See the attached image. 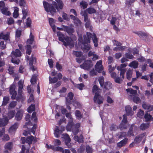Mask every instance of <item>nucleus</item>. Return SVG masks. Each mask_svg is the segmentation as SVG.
<instances>
[{
  "instance_id": "f257e3e1",
  "label": "nucleus",
  "mask_w": 153,
  "mask_h": 153,
  "mask_svg": "<svg viewBox=\"0 0 153 153\" xmlns=\"http://www.w3.org/2000/svg\"><path fill=\"white\" fill-rule=\"evenodd\" d=\"M56 1H53L52 5L44 1L43 4L45 11L47 12H50L51 15H53L56 12V10L58 11L62 9L63 3L61 0H55Z\"/></svg>"
},
{
  "instance_id": "f03ea898",
  "label": "nucleus",
  "mask_w": 153,
  "mask_h": 153,
  "mask_svg": "<svg viewBox=\"0 0 153 153\" xmlns=\"http://www.w3.org/2000/svg\"><path fill=\"white\" fill-rule=\"evenodd\" d=\"M86 36H87V38H86L85 36H84V42H83L84 47L83 48L84 50H86V52H87L91 48V47L89 44L90 43L91 38H92L94 44V45L95 47H97L98 45V39L97 38L96 36L94 33L92 34L89 32H87Z\"/></svg>"
},
{
  "instance_id": "7ed1b4c3",
  "label": "nucleus",
  "mask_w": 153,
  "mask_h": 153,
  "mask_svg": "<svg viewBox=\"0 0 153 153\" xmlns=\"http://www.w3.org/2000/svg\"><path fill=\"white\" fill-rule=\"evenodd\" d=\"M24 82L23 80H20L18 82L19 88L18 94H17L16 92L15 91L16 87L15 85H12L10 86L9 91L10 94L12 95L11 98L12 99L18 100L22 98V90L23 88Z\"/></svg>"
},
{
  "instance_id": "20e7f679",
  "label": "nucleus",
  "mask_w": 153,
  "mask_h": 153,
  "mask_svg": "<svg viewBox=\"0 0 153 153\" xmlns=\"http://www.w3.org/2000/svg\"><path fill=\"white\" fill-rule=\"evenodd\" d=\"M128 99L130 100H132L133 101L136 103H139L141 102L140 98L137 96V91L133 90L131 88H129L126 89Z\"/></svg>"
},
{
  "instance_id": "39448f33",
  "label": "nucleus",
  "mask_w": 153,
  "mask_h": 153,
  "mask_svg": "<svg viewBox=\"0 0 153 153\" xmlns=\"http://www.w3.org/2000/svg\"><path fill=\"white\" fill-rule=\"evenodd\" d=\"M76 39V37L74 36L73 39L66 36L62 41L63 45L65 46H69L70 48L73 47L74 45V41Z\"/></svg>"
},
{
  "instance_id": "423d86ee",
  "label": "nucleus",
  "mask_w": 153,
  "mask_h": 153,
  "mask_svg": "<svg viewBox=\"0 0 153 153\" xmlns=\"http://www.w3.org/2000/svg\"><path fill=\"white\" fill-rule=\"evenodd\" d=\"M15 114V111L12 110L9 111L7 114V116H4L3 117L4 120V122L2 123L1 121H0V125L1 126H5L9 120L13 118Z\"/></svg>"
},
{
  "instance_id": "0eeeda50",
  "label": "nucleus",
  "mask_w": 153,
  "mask_h": 153,
  "mask_svg": "<svg viewBox=\"0 0 153 153\" xmlns=\"http://www.w3.org/2000/svg\"><path fill=\"white\" fill-rule=\"evenodd\" d=\"M12 54V62L18 64L19 62V60L18 59H15V57H19L21 55V53L19 50L16 49L15 51H13L11 53Z\"/></svg>"
},
{
  "instance_id": "6e6552de",
  "label": "nucleus",
  "mask_w": 153,
  "mask_h": 153,
  "mask_svg": "<svg viewBox=\"0 0 153 153\" xmlns=\"http://www.w3.org/2000/svg\"><path fill=\"white\" fill-rule=\"evenodd\" d=\"M33 41V36L32 35L31 33H30L29 39L27 40V45L26 46V53L30 55L31 53V47L30 45L32 44Z\"/></svg>"
},
{
  "instance_id": "1a4fd4ad",
  "label": "nucleus",
  "mask_w": 153,
  "mask_h": 153,
  "mask_svg": "<svg viewBox=\"0 0 153 153\" xmlns=\"http://www.w3.org/2000/svg\"><path fill=\"white\" fill-rule=\"evenodd\" d=\"M93 65L92 62L91 60L85 61L82 64L80 65V67L86 70H89Z\"/></svg>"
},
{
  "instance_id": "9d476101",
  "label": "nucleus",
  "mask_w": 153,
  "mask_h": 153,
  "mask_svg": "<svg viewBox=\"0 0 153 153\" xmlns=\"http://www.w3.org/2000/svg\"><path fill=\"white\" fill-rule=\"evenodd\" d=\"M104 98L100 94L96 93L95 94L94 98V101L95 103L100 105L103 103Z\"/></svg>"
},
{
  "instance_id": "9b49d317",
  "label": "nucleus",
  "mask_w": 153,
  "mask_h": 153,
  "mask_svg": "<svg viewBox=\"0 0 153 153\" xmlns=\"http://www.w3.org/2000/svg\"><path fill=\"white\" fill-rule=\"evenodd\" d=\"M113 43L114 45H116L117 46L114 48L113 50L116 51H122L125 48V46H121V43L118 42L116 40L113 41Z\"/></svg>"
},
{
  "instance_id": "f8f14e48",
  "label": "nucleus",
  "mask_w": 153,
  "mask_h": 153,
  "mask_svg": "<svg viewBox=\"0 0 153 153\" xmlns=\"http://www.w3.org/2000/svg\"><path fill=\"white\" fill-rule=\"evenodd\" d=\"M123 119L122 121V123L120 124L119 126V128L121 129H126L128 125L126 123L127 122V116L126 115L124 114L123 115Z\"/></svg>"
},
{
  "instance_id": "ddd939ff",
  "label": "nucleus",
  "mask_w": 153,
  "mask_h": 153,
  "mask_svg": "<svg viewBox=\"0 0 153 153\" xmlns=\"http://www.w3.org/2000/svg\"><path fill=\"white\" fill-rule=\"evenodd\" d=\"M66 116L70 120L69 122L66 126V129L68 131H70L71 130L72 125L73 124L72 123L73 120L71 117V114L69 113H66Z\"/></svg>"
},
{
  "instance_id": "4468645a",
  "label": "nucleus",
  "mask_w": 153,
  "mask_h": 153,
  "mask_svg": "<svg viewBox=\"0 0 153 153\" xmlns=\"http://www.w3.org/2000/svg\"><path fill=\"white\" fill-rule=\"evenodd\" d=\"M145 136L146 133H143L137 136L134 140V141L136 143H138L140 142L143 139V142L144 143L146 140Z\"/></svg>"
},
{
  "instance_id": "2eb2a0df",
  "label": "nucleus",
  "mask_w": 153,
  "mask_h": 153,
  "mask_svg": "<svg viewBox=\"0 0 153 153\" xmlns=\"http://www.w3.org/2000/svg\"><path fill=\"white\" fill-rule=\"evenodd\" d=\"M102 62V60H100L97 62L95 65V69L99 73L101 72L103 69Z\"/></svg>"
},
{
  "instance_id": "dca6fc26",
  "label": "nucleus",
  "mask_w": 153,
  "mask_h": 153,
  "mask_svg": "<svg viewBox=\"0 0 153 153\" xmlns=\"http://www.w3.org/2000/svg\"><path fill=\"white\" fill-rule=\"evenodd\" d=\"M62 138L65 139V143L68 148L71 147V144L70 143L71 141L70 139L68 134H62Z\"/></svg>"
},
{
  "instance_id": "f3484780",
  "label": "nucleus",
  "mask_w": 153,
  "mask_h": 153,
  "mask_svg": "<svg viewBox=\"0 0 153 153\" xmlns=\"http://www.w3.org/2000/svg\"><path fill=\"white\" fill-rule=\"evenodd\" d=\"M19 124L17 123H15L13 125L10 127L9 129V133L11 134H14Z\"/></svg>"
},
{
  "instance_id": "a211bd4d",
  "label": "nucleus",
  "mask_w": 153,
  "mask_h": 153,
  "mask_svg": "<svg viewBox=\"0 0 153 153\" xmlns=\"http://www.w3.org/2000/svg\"><path fill=\"white\" fill-rule=\"evenodd\" d=\"M137 128V127L134 125H131L129 131L128 132L127 136H133L134 135L133 131H136Z\"/></svg>"
},
{
  "instance_id": "6ab92c4d",
  "label": "nucleus",
  "mask_w": 153,
  "mask_h": 153,
  "mask_svg": "<svg viewBox=\"0 0 153 153\" xmlns=\"http://www.w3.org/2000/svg\"><path fill=\"white\" fill-rule=\"evenodd\" d=\"M36 61V59L35 57L33 55L31 56V57L30 59L29 60V65L30 66V68L33 71H35L36 69V68L34 67L33 65V64L34 62H35Z\"/></svg>"
},
{
  "instance_id": "aec40b11",
  "label": "nucleus",
  "mask_w": 153,
  "mask_h": 153,
  "mask_svg": "<svg viewBox=\"0 0 153 153\" xmlns=\"http://www.w3.org/2000/svg\"><path fill=\"white\" fill-rule=\"evenodd\" d=\"M125 111L128 116H132L134 114V112L132 111L131 108L129 105L125 107Z\"/></svg>"
},
{
  "instance_id": "412c9836",
  "label": "nucleus",
  "mask_w": 153,
  "mask_h": 153,
  "mask_svg": "<svg viewBox=\"0 0 153 153\" xmlns=\"http://www.w3.org/2000/svg\"><path fill=\"white\" fill-rule=\"evenodd\" d=\"M23 112V111L21 110L17 113L15 116V118L16 120H19L22 119Z\"/></svg>"
},
{
  "instance_id": "4be33fe9",
  "label": "nucleus",
  "mask_w": 153,
  "mask_h": 153,
  "mask_svg": "<svg viewBox=\"0 0 153 153\" xmlns=\"http://www.w3.org/2000/svg\"><path fill=\"white\" fill-rule=\"evenodd\" d=\"M49 21L50 25H51L53 30L54 32L56 31V26L54 23L55 22V20L52 18H49Z\"/></svg>"
},
{
  "instance_id": "5701e85b",
  "label": "nucleus",
  "mask_w": 153,
  "mask_h": 153,
  "mask_svg": "<svg viewBox=\"0 0 153 153\" xmlns=\"http://www.w3.org/2000/svg\"><path fill=\"white\" fill-rule=\"evenodd\" d=\"M70 16L71 18L73 19L74 23L77 26H79L81 24V21L78 18L72 15H71Z\"/></svg>"
},
{
  "instance_id": "b1692460",
  "label": "nucleus",
  "mask_w": 153,
  "mask_h": 153,
  "mask_svg": "<svg viewBox=\"0 0 153 153\" xmlns=\"http://www.w3.org/2000/svg\"><path fill=\"white\" fill-rule=\"evenodd\" d=\"M142 106L144 109L147 110L148 111H150L153 110V105H149L146 103H143Z\"/></svg>"
},
{
  "instance_id": "393cba45",
  "label": "nucleus",
  "mask_w": 153,
  "mask_h": 153,
  "mask_svg": "<svg viewBox=\"0 0 153 153\" xmlns=\"http://www.w3.org/2000/svg\"><path fill=\"white\" fill-rule=\"evenodd\" d=\"M59 128V127L56 126L55 129L54 130V134L56 138L59 137L60 134L62 133Z\"/></svg>"
},
{
  "instance_id": "a878e982",
  "label": "nucleus",
  "mask_w": 153,
  "mask_h": 153,
  "mask_svg": "<svg viewBox=\"0 0 153 153\" xmlns=\"http://www.w3.org/2000/svg\"><path fill=\"white\" fill-rule=\"evenodd\" d=\"M62 26L64 27V31H66L69 35H71L74 33V31L73 28L64 25H62Z\"/></svg>"
},
{
  "instance_id": "bb28decb",
  "label": "nucleus",
  "mask_w": 153,
  "mask_h": 153,
  "mask_svg": "<svg viewBox=\"0 0 153 153\" xmlns=\"http://www.w3.org/2000/svg\"><path fill=\"white\" fill-rule=\"evenodd\" d=\"M36 139L34 138L32 136L27 137L26 139V143L29 144H31L32 142H36Z\"/></svg>"
},
{
  "instance_id": "cd10ccee",
  "label": "nucleus",
  "mask_w": 153,
  "mask_h": 153,
  "mask_svg": "<svg viewBox=\"0 0 153 153\" xmlns=\"http://www.w3.org/2000/svg\"><path fill=\"white\" fill-rule=\"evenodd\" d=\"M9 33H7L6 34H4L3 33L0 34V39H3L5 41H7L9 39Z\"/></svg>"
},
{
  "instance_id": "c85d7f7f",
  "label": "nucleus",
  "mask_w": 153,
  "mask_h": 153,
  "mask_svg": "<svg viewBox=\"0 0 153 153\" xmlns=\"http://www.w3.org/2000/svg\"><path fill=\"white\" fill-rule=\"evenodd\" d=\"M73 124L72 125V127L71 128V130H72V132H73L74 134H77L79 131V130L78 129V128L80 126V124L79 123H76V125L75 126V128L74 129L72 128L73 127Z\"/></svg>"
},
{
  "instance_id": "c756f323",
  "label": "nucleus",
  "mask_w": 153,
  "mask_h": 153,
  "mask_svg": "<svg viewBox=\"0 0 153 153\" xmlns=\"http://www.w3.org/2000/svg\"><path fill=\"white\" fill-rule=\"evenodd\" d=\"M57 36L58 37L59 40L62 42L66 36L60 31H58L57 32Z\"/></svg>"
},
{
  "instance_id": "7c9ffc66",
  "label": "nucleus",
  "mask_w": 153,
  "mask_h": 153,
  "mask_svg": "<svg viewBox=\"0 0 153 153\" xmlns=\"http://www.w3.org/2000/svg\"><path fill=\"white\" fill-rule=\"evenodd\" d=\"M2 13L6 16H10L11 13L8 10V8L6 7L1 9Z\"/></svg>"
},
{
  "instance_id": "2f4dec72",
  "label": "nucleus",
  "mask_w": 153,
  "mask_h": 153,
  "mask_svg": "<svg viewBox=\"0 0 153 153\" xmlns=\"http://www.w3.org/2000/svg\"><path fill=\"white\" fill-rule=\"evenodd\" d=\"M51 147V149L55 151L60 152L62 153H64V149L63 148L59 146L54 147L53 146H50Z\"/></svg>"
},
{
  "instance_id": "473e14b6",
  "label": "nucleus",
  "mask_w": 153,
  "mask_h": 153,
  "mask_svg": "<svg viewBox=\"0 0 153 153\" xmlns=\"http://www.w3.org/2000/svg\"><path fill=\"white\" fill-rule=\"evenodd\" d=\"M128 140L127 138H125L120 142L117 143V146L118 147H121L124 146Z\"/></svg>"
},
{
  "instance_id": "72a5a7b5",
  "label": "nucleus",
  "mask_w": 153,
  "mask_h": 153,
  "mask_svg": "<svg viewBox=\"0 0 153 153\" xmlns=\"http://www.w3.org/2000/svg\"><path fill=\"white\" fill-rule=\"evenodd\" d=\"M81 14L84 16V21L85 22L90 21L89 19L88 18V14L85 11H81Z\"/></svg>"
},
{
  "instance_id": "f704fd0d",
  "label": "nucleus",
  "mask_w": 153,
  "mask_h": 153,
  "mask_svg": "<svg viewBox=\"0 0 153 153\" xmlns=\"http://www.w3.org/2000/svg\"><path fill=\"white\" fill-rule=\"evenodd\" d=\"M79 35V39L78 40L79 41L80 43H79V44H80V43H82V45H83V46H82V47L83 48V50L84 51L86 52V50H84V49L83 47H84V45H83V42H84V36H85V37L86 38H87V36L86 37V36L85 35L83 36V39H82V35H79Z\"/></svg>"
},
{
  "instance_id": "c9c22d12",
  "label": "nucleus",
  "mask_w": 153,
  "mask_h": 153,
  "mask_svg": "<svg viewBox=\"0 0 153 153\" xmlns=\"http://www.w3.org/2000/svg\"><path fill=\"white\" fill-rule=\"evenodd\" d=\"M112 84L109 82H106L104 84V88L107 90H109L112 88Z\"/></svg>"
},
{
  "instance_id": "e433bc0d",
  "label": "nucleus",
  "mask_w": 153,
  "mask_h": 153,
  "mask_svg": "<svg viewBox=\"0 0 153 153\" xmlns=\"http://www.w3.org/2000/svg\"><path fill=\"white\" fill-rule=\"evenodd\" d=\"M138 65V63L137 61H134L128 65L129 67H132L134 68H137Z\"/></svg>"
},
{
  "instance_id": "4c0bfd02",
  "label": "nucleus",
  "mask_w": 153,
  "mask_h": 153,
  "mask_svg": "<svg viewBox=\"0 0 153 153\" xmlns=\"http://www.w3.org/2000/svg\"><path fill=\"white\" fill-rule=\"evenodd\" d=\"M13 16L14 18H16L19 16V8L16 7H14Z\"/></svg>"
},
{
  "instance_id": "58836bf2",
  "label": "nucleus",
  "mask_w": 153,
  "mask_h": 153,
  "mask_svg": "<svg viewBox=\"0 0 153 153\" xmlns=\"http://www.w3.org/2000/svg\"><path fill=\"white\" fill-rule=\"evenodd\" d=\"M74 140L79 143H82L83 141V136L81 135L80 136V137H79L77 136H75L74 137Z\"/></svg>"
},
{
  "instance_id": "ea45409f",
  "label": "nucleus",
  "mask_w": 153,
  "mask_h": 153,
  "mask_svg": "<svg viewBox=\"0 0 153 153\" xmlns=\"http://www.w3.org/2000/svg\"><path fill=\"white\" fill-rule=\"evenodd\" d=\"M92 91L93 93H95V94L98 93L99 94L100 93L101 91L98 88L96 85H94L93 87Z\"/></svg>"
},
{
  "instance_id": "a19ab883",
  "label": "nucleus",
  "mask_w": 153,
  "mask_h": 153,
  "mask_svg": "<svg viewBox=\"0 0 153 153\" xmlns=\"http://www.w3.org/2000/svg\"><path fill=\"white\" fill-rule=\"evenodd\" d=\"M132 70L130 69H128L126 72V77L127 79L129 80L131 78L132 75Z\"/></svg>"
},
{
  "instance_id": "79ce46f5",
  "label": "nucleus",
  "mask_w": 153,
  "mask_h": 153,
  "mask_svg": "<svg viewBox=\"0 0 153 153\" xmlns=\"http://www.w3.org/2000/svg\"><path fill=\"white\" fill-rule=\"evenodd\" d=\"M85 11L88 12L90 14L95 13L96 12V10L92 7L88 8Z\"/></svg>"
},
{
  "instance_id": "37998d69",
  "label": "nucleus",
  "mask_w": 153,
  "mask_h": 153,
  "mask_svg": "<svg viewBox=\"0 0 153 153\" xmlns=\"http://www.w3.org/2000/svg\"><path fill=\"white\" fill-rule=\"evenodd\" d=\"M13 146V144L12 142H9L6 143L4 146V148L5 149L10 150L11 149Z\"/></svg>"
},
{
  "instance_id": "c03bdc74",
  "label": "nucleus",
  "mask_w": 153,
  "mask_h": 153,
  "mask_svg": "<svg viewBox=\"0 0 153 153\" xmlns=\"http://www.w3.org/2000/svg\"><path fill=\"white\" fill-rule=\"evenodd\" d=\"M149 126V124L148 123H143L141 125L140 128L142 130H144L148 128Z\"/></svg>"
},
{
  "instance_id": "a18cd8bd",
  "label": "nucleus",
  "mask_w": 153,
  "mask_h": 153,
  "mask_svg": "<svg viewBox=\"0 0 153 153\" xmlns=\"http://www.w3.org/2000/svg\"><path fill=\"white\" fill-rule=\"evenodd\" d=\"M16 105V101H13L10 102L9 105L8 109H11L14 108Z\"/></svg>"
},
{
  "instance_id": "49530a36",
  "label": "nucleus",
  "mask_w": 153,
  "mask_h": 153,
  "mask_svg": "<svg viewBox=\"0 0 153 153\" xmlns=\"http://www.w3.org/2000/svg\"><path fill=\"white\" fill-rule=\"evenodd\" d=\"M9 100V98L8 97H5L3 98V100L1 106L5 105L8 103Z\"/></svg>"
},
{
  "instance_id": "de8ad7c7",
  "label": "nucleus",
  "mask_w": 153,
  "mask_h": 153,
  "mask_svg": "<svg viewBox=\"0 0 153 153\" xmlns=\"http://www.w3.org/2000/svg\"><path fill=\"white\" fill-rule=\"evenodd\" d=\"M120 71V76L123 79H124V74L125 73L126 71V69H120L119 70V71Z\"/></svg>"
},
{
  "instance_id": "09e8293b",
  "label": "nucleus",
  "mask_w": 153,
  "mask_h": 153,
  "mask_svg": "<svg viewBox=\"0 0 153 153\" xmlns=\"http://www.w3.org/2000/svg\"><path fill=\"white\" fill-rule=\"evenodd\" d=\"M74 97V94L70 92L68 94V97L66 98V100L67 102H69V99L71 100Z\"/></svg>"
},
{
  "instance_id": "8fccbe9b",
  "label": "nucleus",
  "mask_w": 153,
  "mask_h": 153,
  "mask_svg": "<svg viewBox=\"0 0 153 153\" xmlns=\"http://www.w3.org/2000/svg\"><path fill=\"white\" fill-rule=\"evenodd\" d=\"M35 107L34 105H31L27 109V111L31 113L35 110Z\"/></svg>"
},
{
  "instance_id": "3c124183",
  "label": "nucleus",
  "mask_w": 153,
  "mask_h": 153,
  "mask_svg": "<svg viewBox=\"0 0 153 153\" xmlns=\"http://www.w3.org/2000/svg\"><path fill=\"white\" fill-rule=\"evenodd\" d=\"M19 4L20 6L25 7L27 6L25 0H19Z\"/></svg>"
},
{
  "instance_id": "603ef678",
  "label": "nucleus",
  "mask_w": 153,
  "mask_h": 153,
  "mask_svg": "<svg viewBox=\"0 0 153 153\" xmlns=\"http://www.w3.org/2000/svg\"><path fill=\"white\" fill-rule=\"evenodd\" d=\"M143 111L140 109L137 114V116L139 118H141L143 117Z\"/></svg>"
},
{
  "instance_id": "864d4df0",
  "label": "nucleus",
  "mask_w": 153,
  "mask_h": 153,
  "mask_svg": "<svg viewBox=\"0 0 153 153\" xmlns=\"http://www.w3.org/2000/svg\"><path fill=\"white\" fill-rule=\"evenodd\" d=\"M152 116L150 114L147 113L145 114L144 118L146 121H150L151 120Z\"/></svg>"
},
{
  "instance_id": "5fc2aeb1",
  "label": "nucleus",
  "mask_w": 153,
  "mask_h": 153,
  "mask_svg": "<svg viewBox=\"0 0 153 153\" xmlns=\"http://www.w3.org/2000/svg\"><path fill=\"white\" fill-rule=\"evenodd\" d=\"M58 79L57 78L55 77H54L52 78L50 76L49 77V83H54L56 82Z\"/></svg>"
},
{
  "instance_id": "6e6d98bb",
  "label": "nucleus",
  "mask_w": 153,
  "mask_h": 153,
  "mask_svg": "<svg viewBox=\"0 0 153 153\" xmlns=\"http://www.w3.org/2000/svg\"><path fill=\"white\" fill-rule=\"evenodd\" d=\"M37 76L36 75H33L30 80V82L32 84H34L36 81V78Z\"/></svg>"
},
{
  "instance_id": "4d7b16f0",
  "label": "nucleus",
  "mask_w": 153,
  "mask_h": 153,
  "mask_svg": "<svg viewBox=\"0 0 153 153\" xmlns=\"http://www.w3.org/2000/svg\"><path fill=\"white\" fill-rule=\"evenodd\" d=\"M99 81L101 87H102L104 84V79L103 76L100 77L99 78Z\"/></svg>"
},
{
  "instance_id": "13d9d810",
  "label": "nucleus",
  "mask_w": 153,
  "mask_h": 153,
  "mask_svg": "<svg viewBox=\"0 0 153 153\" xmlns=\"http://www.w3.org/2000/svg\"><path fill=\"white\" fill-rule=\"evenodd\" d=\"M127 65V63H125L124 64H121L120 66L117 67V69L119 71V70L122 69H125L124 68L126 67Z\"/></svg>"
},
{
  "instance_id": "bf43d9fd",
  "label": "nucleus",
  "mask_w": 153,
  "mask_h": 153,
  "mask_svg": "<svg viewBox=\"0 0 153 153\" xmlns=\"http://www.w3.org/2000/svg\"><path fill=\"white\" fill-rule=\"evenodd\" d=\"M80 5L84 9L86 8L88 6V4L85 1H82L80 3Z\"/></svg>"
},
{
  "instance_id": "052dcab7",
  "label": "nucleus",
  "mask_w": 153,
  "mask_h": 153,
  "mask_svg": "<svg viewBox=\"0 0 153 153\" xmlns=\"http://www.w3.org/2000/svg\"><path fill=\"white\" fill-rule=\"evenodd\" d=\"M22 13L23 14L22 19H25L26 18V17L27 15V11L24 8H23L22 10Z\"/></svg>"
},
{
  "instance_id": "680f3d73",
  "label": "nucleus",
  "mask_w": 153,
  "mask_h": 153,
  "mask_svg": "<svg viewBox=\"0 0 153 153\" xmlns=\"http://www.w3.org/2000/svg\"><path fill=\"white\" fill-rule=\"evenodd\" d=\"M9 73L10 74H14V68L13 66H9L8 69Z\"/></svg>"
},
{
  "instance_id": "e2e57ef3",
  "label": "nucleus",
  "mask_w": 153,
  "mask_h": 153,
  "mask_svg": "<svg viewBox=\"0 0 153 153\" xmlns=\"http://www.w3.org/2000/svg\"><path fill=\"white\" fill-rule=\"evenodd\" d=\"M75 86L80 90H82V88L84 87V85L82 83L80 84H76Z\"/></svg>"
},
{
  "instance_id": "0e129e2a",
  "label": "nucleus",
  "mask_w": 153,
  "mask_h": 153,
  "mask_svg": "<svg viewBox=\"0 0 153 153\" xmlns=\"http://www.w3.org/2000/svg\"><path fill=\"white\" fill-rule=\"evenodd\" d=\"M73 54L77 57H80L82 54V53L81 52L74 51L73 52Z\"/></svg>"
},
{
  "instance_id": "69168bd1",
  "label": "nucleus",
  "mask_w": 153,
  "mask_h": 153,
  "mask_svg": "<svg viewBox=\"0 0 153 153\" xmlns=\"http://www.w3.org/2000/svg\"><path fill=\"white\" fill-rule=\"evenodd\" d=\"M21 30H20L17 29L16 33V37L19 38L21 35Z\"/></svg>"
},
{
  "instance_id": "338daca9",
  "label": "nucleus",
  "mask_w": 153,
  "mask_h": 153,
  "mask_svg": "<svg viewBox=\"0 0 153 153\" xmlns=\"http://www.w3.org/2000/svg\"><path fill=\"white\" fill-rule=\"evenodd\" d=\"M54 144L55 146L60 145L61 144V142L60 140L58 139H55L54 142Z\"/></svg>"
},
{
  "instance_id": "774afa93",
  "label": "nucleus",
  "mask_w": 153,
  "mask_h": 153,
  "mask_svg": "<svg viewBox=\"0 0 153 153\" xmlns=\"http://www.w3.org/2000/svg\"><path fill=\"white\" fill-rule=\"evenodd\" d=\"M75 114L77 118H81L82 117V116L81 115L80 111H76L75 112Z\"/></svg>"
}]
</instances>
